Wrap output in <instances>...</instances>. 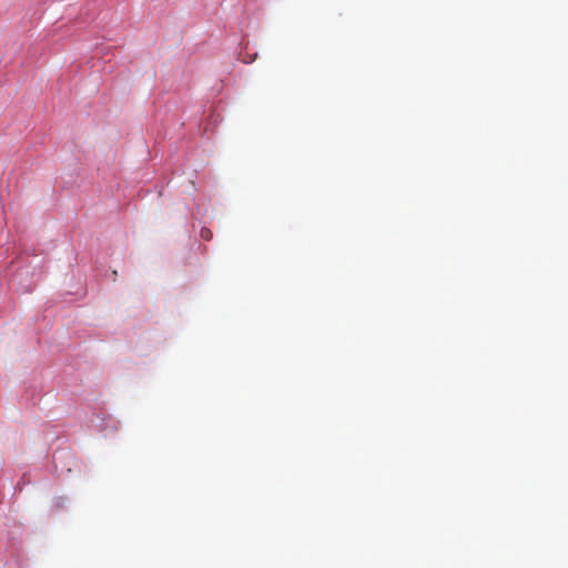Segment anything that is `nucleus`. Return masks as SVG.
Returning <instances> with one entry per match:
<instances>
[{
  "mask_svg": "<svg viewBox=\"0 0 568 568\" xmlns=\"http://www.w3.org/2000/svg\"><path fill=\"white\" fill-rule=\"evenodd\" d=\"M201 237L209 241L212 239V232L209 229H202L201 230Z\"/></svg>",
  "mask_w": 568,
  "mask_h": 568,
  "instance_id": "nucleus-1",
  "label": "nucleus"
}]
</instances>
